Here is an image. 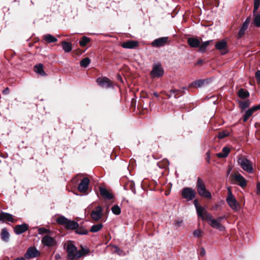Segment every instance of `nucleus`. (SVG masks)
I'll use <instances>...</instances> for the list:
<instances>
[{
	"mask_svg": "<svg viewBox=\"0 0 260 260\" xmlns=\"http://www.w3.org/2000/svg\"><path fill=\"white\" fill-rule=\"evenodd\" d=\"M56 221L59 224L63 225L69 230H75L79 226V224L77 222L69 220L63 216H59Z\"/></svg>",
	"mask_w": 260,
	"mask_h": 260,
	"instance_id": "obj_1",
	"label": "nucleus"
},
{
	"mask_svg": "<svg viewBox=\"0 0 260 260\" xmlns=\"http://www.w3.org/2000/svg\"><path fill=\"white\" fill-rule=\"evenodd\" d=\"M197 189L199 194L206 198L211 199L212 196L209 191L206 188L203 181L199 177L197 182Z\"/></svg>",
	"mask_w": 260,
	"mask_h": 260,
	"instance_id": "obj_2",
	"label": "nucleus"
},
{
	"mask_svg": "<svg viewBox=\"0 0 260 260\" xmlns=\"http://www.w3.org/2000/svg\"><path fill=\"white\" fill-rule=\"evenodd\" d=\"M238 163L241 168L248 173L253 172L252 162L244 156H241L238 159Z\"/></svg>",
	"mask_w": 260,
	"mask_h": 260,
	"instance_id": "obj_3",
	"label": "nucleus"
},
{
	"mask_svg": "<svg viewBox=\"0 0 260 260\" xmlns=\"http://www.w3.org/2000/svg\"><path fill=\"white\" fill-rule=\"evenodd\" d=\"M164 74V71L160 63L157 62L153 64L152 69L150 73L152 78L161 77Z\"/></svg>",
	"mask_w": 260,
	"mask_h": 260,
	"instance_id": "obj_4",
	"label": "nucleus"
},
{
	"mask_svg": "<svg viewBox=\"0 0 260 260\" xmlns=\"http://www.w3.org/2000/svg\"><path fill=\"white\" fill-rule=\"evenodd\" d=\"M209 221V224L211 227L216 229L220 231L225 230V227L219 222L217 219L213 218L211 214H206V220Z\"/></svg>",
	"mask_w": 260,
	"mask_h": 260,
	"instance_id": "obj_5",
	"label": "nucleus"
},
{
	"mask_svg": "<svg viewBox=\"0 0 260 260\" xmlns=\"http://www.w3.org/2000/svg\"><path fill=\"white\" fill-rule=\"evenodd\" d=\"M90 183V180L87 177H84L81 179L80 182L78 186V191L84 194H88V190L89 189V185Z\"/></svg>",
	"mask_w": 260,
	"mask_h": 260,
	"instance_id": "obj_6",
	"label": "nucleus"
},
{
	"mask_svg": "<svg viewBox=\"0 0 260 260\" xmlns=\"http://www.w3.org/2000/svg\"><path fill=\"white\" fill-rule=\"evenodd\" d=\"M181 195L184 199L191 201L196 197L195 190L190 187H185L182 190Z\"/></svg>",
	"mask_w": 260,
	"mask_h": 260,
	"instance_id": "obj_7",
	"label": "nucleus"
},
{
	"mask_svg": "<svg viewBox=\"0 0 260 260\" xmlns=\"http://www.w3.org/2000/svg\"><path fill=\"white\" fill-rule=\"evenodd\" d=\"M229 206L235 211H237L239 209V204L234 197L231 191L229 190L228 195L226 199Z\"/></svg>",
	"mask_w": 260,
	"mask_h": 260,
	"instance_id": "obj_8",
	"label": "nucleus"
},
{
	"mask_svg": "<svg viewBox=\"0 0 260 260\" xmlns=\"http://www.w3.org/2000/svg\"><path fill=\"white\" fill-rule=\"evenodd\" d=\"M68 256L71 260L76 259L77 248L72 243H69L67 246Z\"/></svg>",
	"mask_w": 260,
	"mask_h": 260,
	"instance_id": "obj_9",
	"label": "nucleus"
},
{
	"mask_svg": "<svg viewBox=\"0 0 260 260\" xmlns=\"http://www.w3.org/2000/svg\"><path fill=\"white\" fill-rule=\"evenodd\" d=\"M215 47L217 50L220 52L222 55H224L228 52V44L226 41L224 39L218 41Z\"/></svg>",
	"mask_w": 260,
	"mask_h": 260,
	"instance_id": "obj_10",
	"label": "nucleus"
},
{
	"mask_svg": "<svg viewBox=\"0 0 260 260\" xmlns=\"http://www.w3.org/2000/svg\"><path fill=\"white\" fill-rule=\"evenodd\" d=\"M231 176L232 180L241 187H244L246 185L245 179L240 174L234 173Z\"/></svg>",
	"mask_w": 260,
	"mask_h": 260,
	"instance_id": "obj_11",
	"label": "nucleus"
},
{
	"mask_svg": "<svg viewBox=\"0 0 260 260\" xmlns=\"http://www.w3.org/2000/svg\"><path fill=\"white\" fill-rule=\"evenodd\" d=\"M39 255V252L36 248L34 247H30L27 249L26 253H25L24 257L25 258L30 259L36 257Z\"/></svg>",
	"mask_w": 260,
	"mask_h": 260,
	"instance_id": "obj_12",
	"label": "nucleus"
},
{
	"mask_svg": "<svg viewBox=\"0 0 260 260\" xmlns=\"http://www.w3.org/2000/svg\"><path fill=\"white\" fill-rule=\"evenodd\" d=\"M102 208L101 206H97L96 210H93L91 213V218L95 221L99 220L102 217Z\"/></svg>",
	"mask_w": 260,
	"mask_h": 260,
	"instance_id": "obj_13",
	"label": "nucleus"
},
{
	"mask_svg": "<svg viewBox=\"0 0 260 260\" xmlns=\"http://www.w3.org/2000/svg\"><path fill=\"white\" fill-rule=\"evenodd\" d=\"M42 243L46 246L52 247L56 244V241L52 237L46 235L42 238Z\"/></svg>",
	"mask_w": 260,
	"mask_h": 260,
	"instance_id": "obj_14",
	"label": "nucleus"
},
{
	"mask_svg": "<svg viewBox=\"0 0 260 260\" xmlns=\"http://www.w3.org/2000/svg\"><path fill=\"white\" fill-rule=\"evenodd\" d=\"M168 40V37H161L155 39L151 43L153 47H160L166 45Z\"/></svg>",
	"mask_w": 260,
	"mask_h": 260,
	"instance_id": "obj_15",
	"label": "nucleus"
},
{
	"mask_svg": "<svg viewBox=\"0 0 260 260\" xmlns=\"http://www.w3.org/2000/svg\"><path fill=\"white\" fill-rule=\"evenodd\" d=\"M259 109H260V105L254 106L247 110L243 116V121L244 122L247 121L248 118L252 115L253 113Z\"/></svg>",
	"mask_w": 260,
	"mask_h": 260,
	"instance_id": "obj_16",
	"label": "nucleus"
},
{
	"mask_svg": "<svg viewBox=\"0 0 260 260\" xmlns=\"http://www.w3.org/2000/svg\"><path fill=\"white\" fill-rule=\"evenodd\" d=\"M96 82L98 84L104 88H109L112 86V83L111 81L107 78H99L96 80Z\"/></svg>",
	"mask_w": 260,
	"mask_h": 260,
	"instance_id": "obj_17",
	"label": "nucleus"
},
{
	"mask_svg": "<svg viewBox=\"0 0 260 260\" xmlns=\"http://www.w3.org/2000/svg\"><path fill=\"white\" fill-rule=\"evenodd\" d=\"M28 230V225L26 223L19 224L14 228V232L16 235H20Z\"/></svg>",
	"mask_w": 260,
	"mask_h": 260,
	"instance_id": "obj_18",
	"label": "nucleus"
},
{
	"mask_svg": "<svg viewBox=\"0 0 260 260\" xmlns=\"http://www.w3.org/2000/svg\"><path fill=\"white\" fill-rule=\"evenodd\" d=\"M138 46V43L137 41L129 40L123 43L121 46L123 48L126 49H134Z\"/></svg>",
	"mask_w": 260,
	"mask_h": 260,
	"instance_id": "obj_19",
	"label": "nucleus"
},
{
	"mask_svg": "<svg viewBox=\"0 0 260 260\" xmlns=\"http://www.w3.org/2000/svg\"><path fill=\"white\" fill-rule=\"evenodd\" d=\"M99 190L100 194L103 198L108 200H111L113 198V196L110 192H109L107 189L102 187H100L99 188Z\"/></svg>",
	"mask_w": 260,
	"mask_h": 260,
	"instance_id": "obj_20",
	"label": "nucleus"
},
{
	"mask_svg": "<svg viewBox=\"0 0 260 260\" xmlns=\"http://www.w3.org/2000/svg\"><path fill=\"white\" fill-rule=\"evenodd\" d=\"M196 210L198 216L200 217H201L203 220H206V214H210L204 209V208L201 206H200L197 209H196Z\"/></svg>",
	"mask_w": 260,
	"mask_h": 260,
	"instance_id": "obj_21",
	"label": "nucleus"
},
{
	"mask_svg": "<svg viewBox=\"0 0 260 260\" xmlns=\"http://www.w3.org/2000/svg\"><path fill=\"white\" fill-rule=\"evenodd\" d=\"M187 43L191 47L193 48L198 47L200 44V40L196 38H189L187 39Z\"/></svg>",
	"mask_w": 260,
	"mask_h": 260,
	"instance_id": "obj_22",
	"label": "nucleus"
},
{
	"mask_svg": "<svg viewBox=\"0 0 260 260\" xmlns=\"http://www.w3.org/2000/svg\"><path fill=\"white\" fill-rule=\"evenodd\" d=\"M5 220H7L12 222L14 221L12 215L8 213L2 212L0 214V221Z\"/></svg>",
	"mask_w": 260,
	"mask_h": 260,
	"instance_id": "obj_23",
	"label": "nucleus"
},
{
	"mask_svg": "<svg viewBox=\"0 0 260 260\" xmlns=\"http://www.w3.org/2000/svg\"><path fill=\"white\" fill-rule=\"evenodd\" d=\"M89 250L88 248H85L83 246H81V249L77 251L76 259H78L81 257L88 253Z\"/></svg>",
	"mask_w": 260,
	"mask_h": 260,
	"instance_id": "obj_24",
	"label": "nucleus"
},
{
	"mask_svg": "<svg viewBox=\"0 0 260 260\" xmlns=\"http://www.w3.org/2000/svg\"><path fill=\"white\" fill-rule=\"evenodd\" d=\"M230 151V149L228 147H224L222 148V152L217 154L218 158H225L227 157Z\"/></svg>",
	"mask_w": 260,
	"mask_h": 260,
	"instance_id": "obj_25",
	"label": "nucleus"
},
{
	"mask_svg": "<svg viewBox=\"0 0 260 260\" xmlns=\"http://www.w3.org/2000/svg\"><path fill=\"white\" fill-rule=\"evenodd\" d=\"M35 71L37 73L41 76H44L46 75V73L43 70V66L41 63L37 64L35 66Z\"/></svg>",
	"mask_w": 260,
	"mask_h": 260,
	"instance_id": "obj_26",
	"label": "nucleus"
},
{
	"mask_svg": "<svg viewBox=\"0 0 260 260\" xmlns=\"http://www.w3.org/2000/svg\"><path fill=\"white\" fill-rule=\"evenodd\" d=\"M62 47L66 53L69 52L72 50V44L66 41L62 42Z\"/></svg>",
	"mask_w": 260,
	"mask_h": 260,
	"instance_id": "obj_27",
	"label": "nucleus"
},
{
	"mask_svg": "<svg viewBox=\"0 0 260 260\" xmlns=\"http://www.w3.org/2000/svg\"><path fill=\"white\" fill-rule=\"evenodd\" d=\"M253 15L254 25L257 27H260V14H257V12L254 13L253 11Z\"/></svg>",
	"mask_w": 260,
	"mask_h": 260,
	"instance_id": "obj_28",
	"label": "nucleus"
},
{
	"mask_svg": "<svg viewBox=\"0 0 260 260\" xmlns=\"http://www.w3.org/2000/svg\"><path fill=\"white\" fill-rule=\"evenodd\" d=\"M212 41V40L207 41L203 42L201 45H199V48L198 51L200 52L203 53L205 52L207 47L209 46L210 43Z\"/></svg>",
	"mask_w": 260,
	"mask_h": 260,
	"instance_id": "obj_29",
	"label": "nucleus"
},
{
	"mask_svg": "<svg viewBox=\"0 0 260 260\" xmlns=\"http://www.w3.org/2000/svg\"><path fill=\"white\" fill-rule=\"evenodd\" d=\"M9 233L6 229H3L1 232V238L5 242H8L9 239Z\"/></svg>",
	"mask_w": 260,
	"mask_h": 260,
	"instance_id": "obj_30",
	"label": "nucleus"
},
{
	"mask_svg": "<svg viewBox=\"0 0 260 260\" xmlns=\"http://www.w3.org/2000/svg\"><path fill=\"white\" fill-rule=\"evenodd\" d=\"M44 39L48 43H51L57 41V39L50 34H46L44 36Z\"/></svg>",
	"mask_w": 260,
	"mask_h": 260,
	"instance_id": "obj_31",
	"label": "nucleus"
},
{
	"mask_svg": "<svg viewBox=\"0 0 260 260\" xmlns=\"http://www.w3.org/2000/svg\"><path fill=\"white\" fill-rule=\"evenodd\" d=\"M238 95L242 99H245L249 96V93L248 91L241 88L239 90Z\"/></svg>",
	"mask_w": 260,
	"mask_h": 260,
	"instance_id": "obj_32",
	"label": "nucleus"
},
{
	"mask_svg": "<svg viewBox=\"0 0 260 260\" xmlns=\"http://www.w3.org/2000/svg\"><path fill=\"white\" fill-rule=\"evenodd\" d=\"M103 224L99 223L97 224L93 225L90 230V231L92 233H95L102 229L103 228Z\"/></svg>",
	"mask_w": 260,
	"mask_h": 260,
	"instance_id": "obj_33",
	"label": "nucleus"
},
{
	"mask_svg": "<svg viewBox=\"0 0 260 260\" xmlns=\"http://www.w3.org/2000/svg\"><path fill=\"white\" fill-rule=\"evenodd\" d=\"M90 63V59L88 57H85L80 61V66L83 68H86Z\"/></svg>",
	"mask_w": 260,
	"mask_h": 260,
	"instance_id": "obj_34",
	"label": "nucleus"
},
{
	"mask_svg": "<svg viewBox=\"0 0 260 260\" xmlns=\"http://www.w3.org/2000/svg\"><path fill=\"white\" fill-rule=\"evenodd\" d=\"M205 80H199L192 82L191 84L194 85L196 87H201L206 83Z\"/></svg>",
	"mask_w": 260,
	"mask_h": 260,
	"instance_id": "obj_35",
	"label": "nucleus"
},
{
	"mask_svg": "<svg viewBox=\"0 0 260 260\" xmlns=\"http://www.w3.org/2000/svg\"><path fill=\"white\" fill-rule=\"evenodd\" d=\"M240 107L242 110H244L248 108L250 105V102L249 100H247L245 101L240 102Z\"/></svg>",
	"mask_w": 260,
	"mask_h": 260,
	"instance_id": "obj_36",
	"label": "nucleus"
},
{
	"mask_svg": "<svg viewBox=\"0 0 260 260\" xmlns=\"http://www.w3.org/2000/svg\"><path fill=\"white\" fill-rule=\"evenodd\" d=\"M76 230V233L78 234L87 235L88 234V231H87L86 230H85L83 227H80V228L78 227Z\"/></svg>",
	"mask_w": 260,
	"mask_h": 260,
	"instance_id": "obj_37",
	"label": "nucleus"
},
{
	"mask_svg": "<svg viewBox=\"0 0 260 260\" xmlns=\"http://www.w3.org/2000/svg\"><path fill=\"white\" fill-rule=\"evenodd\" d=\"M90 41V39L86 36L82 38L81 40L79 41V44L81 46H85Z\"/></svg>",
	"mask_w": 260,
	"mask_h": 260,
	"instance_id": "obj_38",
	"label": "nucleus"
},
{
	"mask_svg": "<svg viewBox=\"0 0 260 260\" xmlns=\"http://www.w3.org/2000/svg\"><path fill=\"white\" fill-rule=\"evenodd\" d=\"M111 210L113 214L115 215H119L121 213V209L117 205H114L111 208Z\"/></svg>",
	"mask_w": 260,
	"mask_h": 260,
	"instance_id": "obj_39",
	"label": "nucleus"
},
{
	"mask_svg": "<svg viewBox=\"0 0 260 260\" xmlns=\"http://www.w3.org/2000/svg\"><path fill=\"white\" fill-rule=\"evenodd\" d=\"M230 135V132L228 131H223L218 133L217 137L219 139H223L224 138L229 136Z\"/></svg>",
	"mask_w": 260,
	"mask_h": 260,
	"instance_id": "obj_40",
	"label": "nucleus"
},
{
	"mask_svg": "<svg viewBox=\"0 0 260 260\" xmlns=\"http://www.w3.org/2000/svg\"><path fill=\"white\" fill-rule=\"evenodd\" d=\"M254 2V7L253 10L254 13L256 12L260 6V0H253Z\"/></svg>",
	"mask_w": 260,
	"mask_h": 260,
	"instance_id": "obj_41",
	"label": "nucleus"
},
{
	"mask_svg": "<svg viewBox=\"0 0 260 260\" xmlns=\"http://www.w3.org/2000/svg\"><path fill=\"white\" fill-rule=\"evenodd\" d=\"M39 234L42 235L44 234H48L50 233V230L45 229V228H40L38 229Z\"/></svg>",
	"mask_w": 260,
	"mask_h": 260,
	"instance_id": "obj_42",
	"label": "nucleus"
},
{
	"mask_svg": "<svg viewBox=\"0 0 260 260\" xmlns=\"http://www.w3.org/2000/svg\"><path fill=\"white\" fill-rule=\"evenodd\" d=\"M115 252L117 254H118L120 256L124 255V251L120 249L118 246H115Z\"/></svg>",
	"mask_w": 260,
	"mask_h": 260,
	"instance_id": "obj_43",
	"label": "nucleus"
},
{
	"mask_svg": "<svg viewBox=\"0 0 260 260\" xmlns=\"http://www.w3.org/2000/svg\"><path fill=\"white\" fill-rule=\"evenodd\" d=\"M178 90L176 89H173L170 91V94L168 93L167 95L168 96L169 98H170L173 94H175L174 98H177V93L178 92Z\"/></svg>",
	"mask_w": 260,
	"mask_h": 260,
	"instance_id": "obj_44",
	"label": "nucleus"
},
{
	"mask_svg": "<svg viewBox=\"0 0 260 260\" xmlns=\"http://www.w3.org/2000/svg\"><path fill=\"white\" fill-rule=\"evenodd\" d=\"M193 235L196 237H200L202 235V231L200 230H196L193 231Z\"/></svg>",
	"mask_w": 260,
	"mask_h": 260,
	"instance_id": "obj_45",
	"label": "nucleus"
},
{
	"mask_svg": "<svg viewBox=\"0 0 260 260\" xmlns=\"http://www.w3.org/2000/svg\"><path fill=\"white\" fill-rule=\"evenodd\" d=\"M183 220L182 219H178L175 220V224L176 226L179 227L182 225Z\"/></svg>",
	"mask_w": 260,
	"mask_h": 260,
	"instance_id": "obj_46",
	"label": "nucleus"
},
{
	"mask_svg": "<svg viewBox=\"0 0 260 260\" xmlns=\"http://www.w3.org/2000/svg\"><path fill=\"white\" fill-rule=\"evenodd\" d=\"M257 82L258 84H260V70H258L255 75Z\"/></svg>",
	"mask_w": 260,
	"mask_h": 260,
	"instance_id": "obj_47",
	"label": "nucleus"
},
{
	"mask_svg": "<svg viewBox=\"0 0 260 260\" xmlns=\"http://www.w3.org/2000/svg\"><path fill=\"white\" fill-rule=\"evenodd\" d=\"M129 186L133 193H136V190L135 188V184L133 182H131L129 183Z\"/></svg>",
	"mask_w": 260,
	"mask_h": 260,
	"instance_id": "obj_48",
	"label": "nucleus"
},
{
	"mask_svg": "<svg viewBox=\"0 0 260 260\" xmlns=\"http://www.w3.org/2000/svg\"><path fill=\"white\" fill-rule=\"evenodd\" d=\"M245 30H243L241 28H240V29L239 30V32H238L239 38L242 37L245 34Z\"/></svg>",
	"mask_w": 260,
	"mask_h": 260,
	"instance_id": "obj_49",
	"label": "nucleus"
},
{
	"mask_svg": "<svg viewBox=\"0 0 260 260\" xmlns=\"http://www.w3.org/2000/svg\"><path fill=\"white\" fill-rule=\"evenodd\" d=\"M251 21V17L250 16H249L245 20V21L243 22L247 25H249V23H250V22Z\"/></svg>",
	"mask_w": 260,
	"mask_h": 260,
	"instance_id": "obj_50",
	"label": "nucleus"
},
{
	"mask_svg": "<svg viewBox=\"0 0 260 260\" xmlns=\"http://www.w3.org/2000/svg\"><path fill=\"white\" fill-rule=\"evenodd\" d=\"M205 254H206L205 249L204 248L202 247L201 248L200 255H202V256H204V255H205Z\"/></svg>",
	"mask_w": 260,
	"mask_h": 260,
	"instance_id": "obj_51",
	"label": "nucleus"
},
{
	"mask_svg": "<svg viewBox=\"0 0 260 260\" xmlns=\"http://www.w3.org/2000/svg\"><path fill=\"white\" fill-rule=\"evenodd\" d=\"M248 25L243 23L241 28L243 30H246L247 28H248Z\"/></svg>",
	"mask_w": 260,
	"mask_h": 260,
	"instance_id": "obj_52",
	"label": "nucleus"
},
{
	"mask_svg": "<svg viewBox=\"0 0 260 260\" xmlns=\"http://www.w3.org/2000/svg\"><path fill=\"white\" fill-rule=\"evenodd\" d=\"M224 218H225V216H220V217H219L217 218V219L218 220V221H219V223H220V222L221 221V220H222L223 219H224Z\"/></svg>",
	"mask_w": 260,
	"mask_h": 260,
	"instance_id": "obj_53",
	"label": "nucleus"
},
{
	"mask_svg": "<svg viewBox=\"0 0 260 260\" xmlns=\"http://www.w3.org/2000/svg\"><path fill=\"white\" fill-rule=\"evenodd\" d=\"M257 193L260 194V183L257 184Z\"/></svg>",
	"mask_w": 260,
	"mask_h": 260,
	"instance_id": "obj_54",
	"label": "nucleus"
},
{
	"mask_svg": "<svg viewBox=\"0 0 260 260\" xmlns=\"http://www.w3.org/2000/svg\"><path fill=\"white\" fill-rule=\"evenodd\" d=\"M194 205L196 207V209H197L198 207H200V206H199L198 205V202L196 200H194Z\"/></svg>",
	"mask_w": 260,
	"mask_h": 260,
	"instance_id": "obj_55",
	"label": "nucleus"
},
{
	"mask_svg": "<svg viewBox=\"0 0 260 260\" xmlns=\"http://www.w3.org/2000/svg\"><path fill=\"white\" fill-rule=\"evenodd\" d=\"M9 88L8 87L6 88L5 89H4L3 93H7L9 92Z\"/></svg>",
	"mask_w": 260,
	"mask_h": 260,
	"instance_id": "obj_56",
	"label": "nucleus"
},
{
	"mask_svg": "<svg viewBox=\"0 0 260 260\" xmlns=\"http://www.w3.org/2000/svg\"><path fill=\"white\" fill-rule=\"evenodd\" d=\"M14 260H25V258L23 257H18Z\"/></svg>",
	"mask_w": 260,
	"mask_h": 260,
	"instance_id": "obj_57",
	"label": "nucleus"
},
{
	"mask_svg": "<svg viewBox=\"0 0 260 260\" xmlns=\"http://www.w3.org/2000/svg\"><path fill=\"white\" fill-rule=\"evenodd\" d=\"M153 95H154L155 96H156V97H158V93H157L156 92H154L153 93Z\"/></svg>",
	"mask_w": 260,
	"mask_h": 260,
	"instance_id": "obj_58",
	"label": "nucleus"
},
{
	"mask_svg": "<svg viewBox=\"0 0 260 260\" xmlns=\"http://www.w3.org/2000/svg\"><path fill=\"white\" fill-rule=\"evenodd\" d=\"M59 257H60V256H59V255H58V254H56V255H55V257H56V258H59Z\"/></svg>",
	"mask_w": 260,
	"mask_h": 260,
	"instance_id": "obj_59",
	"label": "nucleus"
},
{
	"mask_svg": "<svg viewBox=\"0 0 260 260\" xmlns=\"http://www.w3.org/2000/svg\"><path fill=\"white\" fill-rule=\"evenodd\" d=\"M202 62V60H199L198 61V63H201Z\"/></svg>",
	"mask_w": 260,
	"mask_h": 260,
	"instance_id": "obj_60",
	"label": "nucleus"
},
{
	"mask_svg": "<svg viewBox=\"0 0 260 260\" xmlns=\"http://www.w3.org/2000/svg\"><path fill=\"white\" fill-rule=\"evenodd\" d=\"M231 171V169H230L229 170V171H228V174H230V173Z\"/></svg>",
	"mask_w": 260,
	"mask_h": 260,
	"instance_id": "obj_61",
	"label": "nucleus"
}]
</instances>
